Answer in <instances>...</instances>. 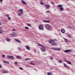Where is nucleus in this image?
Instances as JSON below:
<instances>
[{"instance_id": "7", "label": "nucleus", "mask_w": 75, "mask_h": 75, "mask_svg": "<svg viewBox=\"0 0 75 75\" xmlns=\"http://www.w3.org/2000/svg\"><path fill=\"white\" fill-rule=\"evenodd\" d=\"M52 49L53 50H55V51H57V50L60 51V49L57 48H55V47L54 48H53Z\"/></svg>"}, {"instance_id": "38", "label": "nucleus", "mask_w": 75, "mask_h": 75, "mask_svg": "<svg viewBox=\"0 0 75 75\" xmlns=\"http://www.w3.org/2000/svg\"><path fill=\"white\" fill-rule=\"evenodd\" d=\"M19 69H21V70H23V68H22V67H20Z\"/></svg>"}, {"instance_id": "43", "label": "nucleus", "mask_w": 75, "mask_h": 75, "mask_svg": "<svg viewBox=\"0 0 75 75\" xmlns=\"http://www.w3.org/2000/svg\"><path fill=\"white\" fill-rule=\"evenodd\" d=\"M47 13H50L49 11H46Z\"/></svg>"}, {"instance_id": "31", "label": "nucleus", "mask_w": 75, "mask_h": 75, "mask_svg": "<svg viewBox=\"0 0 75 75\" xmlns=\"http://www.w3.org/2000/svg\"><path fill=\"white\" fill-rule=\"evenodd\" d=\"M47 75H51V73L50 72L48 73H47Z\"/></svg>"}, {"instance_id": "19", "label": "nucleus", "mask_w": 75, "mask_h": 75, "mask_svg": "<svg viewBox=\"0 0 75 75\" xmlns=\"http://www.w3.org/2000/svg\"><path fill=\"white\" fill-rule=\"evenodd\" d=\"M64 61L65 62H67V63H68V64H70V65L71 64V63L70 62H68V61L66 60H64Z\"/></svg>"}, {"instance_id": "23", "label": "nucleus", "mask_w": 75, "mask_h": 75, "mask_svg": "<svg viewBox=\"0 0 75 75\" xmlns=\"http://www.w3.org/2000/svg\"><path fill=\"white\" fill-rule=\"evenodd\" d=\"M14 56H11L10 59H14Z\"/></svg>"}, {"instance_id": "32", "label": "nucleus", "mask_w": 75, "mask_h": 75, "mask_svg": "<svg viewBox=\"0 0 75 75\" xmlns=\"http://www.w3.org/2000/svg\"><path fill=\"white\" fill-rule=\"evenodd\" d=\"M27 25H28V26H31V24H30L28 23L27 24Z\"/></svg>"}, {"instance_id": "42", "label": "nucleus", "mask_w": 75, "mask_h": 75, "mask_svg": "<svg viewBox=\"0 0 75 75\" xmlns=\"http://www.w3.org/2000/svg\"><path fill=\"white\" fill-rule=\"evenodd\" d=\"M13 31H15V30H16L15 29H13L12 30Z\"/></svg>"}, {"instance_id": "41", "label": "nucleus", "mask_w": 75, "mask_h": 75, "mask_svg": "<svg viewBox=\"0 0 75 75\" xmlns=\"http://www.w3.org/2000/svg\"><path fill=\"white\" fill-rule=\"evenodd\" d=\"M2 57H5V55L3 54L2 55Z\"/></svg>"}, {"instance_id": "3", "label": "nucleus", "mask_w": 75, "mask_h": 75, "mask_svg": "<svg viewBox=\"0 0 75 75\" xmlns=\"http://www.w3.org/2000/svg\"><path fill=\"white\" fill-rule=\"evenodd\" d=\"M39 29L41 30H44V26L42 25H39Z\"/></svg>"}, {"instance_id": "15", "label": "nucleus", "mask_w": 75, "mask_h": 75, "mask_svg": "<svg viewBox=\"0 0 75 75\" xmlns=\"http://www.w3.org/2000/svg\"><path fill=\"white\" fill-rule=\"evenodd\" d=\"M4 63H7L8 64H9V62L8 61H3Z\"/></svg>"}, {"instance_id": "8", "label": "nucleus", "mask_w": 75, "mask_h": 75, "mask_svg": "<svg viewBox=\"0 0 75 75\" xmlns=\"http://www.w3.org/2000/svg\"><path fill=\"white\" fill-rule=\"evenodd\" d=\"M71 50H66L65 51H64V52L67 53V52H71Z\"/></svg>"}, {"instance_id": "20", "label": "nucleus", "mask_w": 75, "mask_h": 75, "mask_svg": "<svg viewBox=\"0 0 75 75\" xmlns=\"http://www.w3.org/2000/svg\"><path fill=\"white\" fill-rule=\"evenodd\" d=\"M6 40L7 41H10V39L8 38H6Z\"/></svg>"}, {"instance_id": "51", "label": "nucleus", "mask_w": 75, "mask_h": 75, "mask_svg": "<svg viewBox=\"0 0 75 75\" xmlns=\"http://www.w3.org/2000/svg\"><path fill=\"white\" fill-rule=\"evenodd\" d=\"M74 56H75V54L74 55Z\"/></svg>"}, {"instance_id": "18", "label": "nucleus", "mask_w": 75, "mask_h": 75, "mask_svg": "<svg viewBox=\"0 0 75 75\" xmlns=\"http://www.w3.org/2000/svg\"><path fill=\"white\" fill-rule=\"evenodd\" d=\"M6 16H7V17L8 18V20H10V17H9V15L7 14L6 15Z\"/></svg>"}, {"instance_id": "12", "label": "nucleus", "mask_w": 75, "mask_h": 75, "mask_svg": "<svg viewBox=\"0 0 75 75\" xmlns=\"http://www.w3.org/2000/svg\"><path fill=\"white\" fill-rule=\"evenodd\" d=\"M45 7H47V8H49V7H50V6L48 4H45Z\"/></svg>"}, {"instance_id": "37", "label": "nucleus", "mask_w": 75, "mask_h": 75, "mask_svg": "<svg viewBox=\"0 0 75 75\" xmlns=\"http://www.w3.org/2000/svg\"><path fill=\"white\" fill-rule=\"evenodd\" d=\"M64 39L65 40V42H67V39L64 38Z\"/></svg>"}, {"instance_id": "27", "label": "nucleus", "mask_w": 75, "mask_h": 75, "mask_svg": "<svg viewBox=\"0 0 75 75\" xmlns=\"http://www.w3.org/2000/svg\"><path fill=\"white\" fill-rule=\"evenodd\" d=\"M56 43H52V45H56Z\"/></svg>"}, {"instance_id": "50", "label": "nucleus", "mask_w": 75, "mask_h": 75, "mask_svg": "<svg viewBox=\"0 0 75 75\" xmlns=\"http://www.w3.org/2000/svg\"><path fill=\"white\" fill-rule=\"evenodd\" d=\"M64 59H65H65H65V58H64Z\"/></svg>"}, {"instance_id": "11", "label": "nucleus", "mask_w": 75, "mask_h": 75, "mask_svg": "<svg viewBox=\"0 0 75 75\" xmlns=\"http://www.w3.org/2000/svg\"><path fill=\"white\" fill-rule=\"evenodd\" d=\"M67 36L68 38H71L72 37V35L69 34H67Z\"/></svg>"}, {"instance_id": "25", "label": "nucleus", "mask_w": 75, "mask_h": 75, "mask_svg": "<svg viewBox=\"0 0 75 75\" xmlns=\"http://www.w3.org/2000/svg\"><path fill=\"white\" fill-rule=\"evenodd\" d=\"M64 67H66V68H67V67H68V65H66L65 64H64Z\"/></svg>"}, {"instance_id": "2", "label": "nucleus", "mask_w": 75, "mask_h": 75, "mask_svg": "<svg viewBox=\"0 0 75 75\" xmlns=\"http://www.w3.org/2000/svg\"><path fill=\"white\" fill-rule=\"evenodd\" d=\"M57 7H60V10L61 11H64V8L62 7V5H59L57 6Z\"/></svg>"}, {"instance_id": "35", "label": "nucleus", "mask_w": 75, "mask_h": 75, "mask_svg": "<svg viewBox=\"0 0 75 75\" xmlns=\"http://www.w3.org/2000/svg\"><path fill=\"white\" fill-rule=\"evenodd\" d=\"M30 64H31L32 65H35V64H34L33 63V62H30Z\"/></svg>"}, {"instance_id": "49", "label": "nucleus", "mask_w": 75, "mask_h": 75, "mask_svg": "<svg viewBox=\"0 0 75 75\" xmlns=\"http://www.w3.org/2000/svg\"><path fill=\"white\" fill-rule=\"evenodd\" d=\"M1 23L0 22V25H1Z\"/></svg>"}, {"instance_id": "29", "label": "nucleus", "mask_w": 75, "mask_h": 75, "mask_svg": "<svg viewBox=\"0 0 75 75\" xmlns=\"http://www.w3.org/2000/svg\"><path fill=\"white\" fill-rule=\"evenodd\" d=\"M17 58H18V59H20V58H21V57L18 56H17Z\"/></svg>"}, {"instance_id": "46", "label": "nucleus", "mask_w": 75, "mask_h": 75, "mask_svg": "<svg viewBox=\"0 0 75 75\" xmlns=\"http://www.w3.org/2000/svg\"><path fill=\"white\" fill-rule=\"evenodd\" d=\"M0 1L1 2H2V1H3V0H0Z\"/></svg>"}, {"instance_id": "17", "label": "nucleus", "mask_w": 75, "mask_h": 75, "mask_svg": "<svg viewBox=\"0 0 75 75\" xmlns=\"http://www.w3.org/2000/svg\"><path fill=\"white\" fill-rule=\"evenodd\" d=\"M21 2L23 4H24L25 5V4H26V3H25V1L23 0H22L21 1Z\"/></svg>"}, {"instance_id": "44", "label": "nucleus", "mask_w": 75, "mask_h": 75, "mask_svg": "<svg viewBox=\"0 0 75 75\" xmlns=\"http://www.w3.org/2000/svg\"><path fill=\"white\" fill-rule=\"evenodd\" d=\"M0 30H2V28L1 27H0Z\"/></svg>"}, {"instance_id": "40", "label": "nucleus", "mask_w": 75, "mask_h": 75, "mask_svg": "<svg viewBox=\"0 0 75 75\" xmlns=\"http://www.w3.org/2000/svg\"><path fill=\"white\" fill-rule=\"evenodd\" d=\"M43 3L42 2H40V4H41V5H42V4H43Z\"/></svg>"}, {"instance_id": "9", "label": "nucleus", "mask_w": 75, "mask_h": 75, "mask_svg": "<svg viewBox=\"0 0 75 75\" xmlns=\"http://www.w3.org/2000/svg\"><path fill=\"white\" fill-rule=\"evenodd\" d=\"M3 73H4V74H6L8 73V71L7 70H3Z\"/></svg>"}, {"instance_id": "47", "label": "nucleus", "mask_w": 75, "mask_h": 75, "mask_svg": "<svg viewBox=\"0 0 75 75\" xmlns=\"http://www.w3.org/2000/svg\"><path fill=\"white\" fill-rule=\"evenodd\" d=\"M51 3L52 4H54L53 2H52Z\"/></svg>"}, {"instance_id": "48", "label": "nucleus", "mask_w": 75, "mask_h": 75, "mask_svg": "<svg viewBox=\"0 0 75 75\" xmlns=\"http://www.w3.org/2000/svg\"><path fill=\"white\" fill-rule=\"evenodd\" d=\"M19 50H20L21 51V49H19Z\"/></svg>"}, {"instance_id": "4", "label": "nucleus", "mask_w": 75, "mask_h": 75, "mask_svg": "<svg viewBox=\"0 0 75 75\" xmlns=\"http://www.w3.org/2000/svg\"><path fill=\"white\" fill-rule=\"evenodd\" d=\"M19 13H21L18 14L19 16H20L22 14V13H23V10L22 9H19Z\"/></svg>"}, {"instance_id": "16", "label": "nucleus", "mask_w": 75, "mask_h": 75, "mask_svg": "<svg viewBox=\"0 0 75 75\" xmlns=\"http://www.w3.org/2000/svg\"><path fill=\"white\" fill-rule=\"evenodd\" d=\"M15 40L16 41V42H19V43H21V42H20V41L18 40V39H15Z\"/></svg>"}, {"instance_id": "36", "label": "nucleus", "mask_w": 75, "mask_h": 75, "mask_svg": "<svg viewBox=\"0 0 75 75\" xmlns=\"http://www.w3.org/2000/svg\"><path fill=\"white\" fill-rule=\"evenodd\" d=\"M43 22H44V23H47V21L45 20H44L43 21Z\"/></svg>"}, {"instance_id": "34", "label": "nucleus", "mask_w": 75, "mask_h": 75, "mask_svg": "<svg viewBox=\"0 0 75 75\" xmlns=\"http://www.w3.org/2000/svg\"><path fill=\"white\" fill-rule=\"evenodd\" d=\"M25 28L26 30H28V27H25Z\"/></svg>"}, {"instance_id": "28", "label": "nucleus", "mask_w": 75, "mask_h": 75, "mask_svg": "<svg viewBox=\"0 0 75 75\" xmlns=\"http://www.w3.org/2000/svg\"><path fill=\"white\" fill-rule=\"evenodd\" d=\"M58 62H59V63H62V60H59L58 61Z\"/></svg>"}, {"instance_id": "30", "label": "nucleus", "mask_w": 75, "mask_h": 75, "mask_svg": "<svg viewBox=\"0 0 75 75\" xmlns=\"http://www.w3.org/2000/svg\"><path fill=\"white\" fill-rule=\"evenodd\" d=\"M30 58H26L25 59V61H27V60H30Z\"/></svg>"}, {"instance_id": "24", "label": "nucleus", "mask_w": 75, "mask_h": 75, "mask_svg": "<svg viewBox=\"0 0 75 75\" xmlns=\"http://www.w3.org/2000/svg\"><path fill=\"white\" fill-rule=\"evenodd\" d=\"M11 56L10 55H8L7 56V58H9V59H10L11 58Z\"/></svg>"}, {"instance_id": "39", "label": "nucleus", "mask_w": 75, "mask_h": 75, "mask_svg": "<svg viewBox=\"0 0 75 75\" xmlns=\"http://www.w3.org/2000/svg\"><path fill=\"white\" fill-rule=\"evenodd\" d=\"M2 66H1V65H0V68H2Z\"/></svg>"}, {"instance_id": "33", "label": "nucleus", "mask_w": 75, "mask_h": 75, "mask_svg": "<svg viewBox=\"0 0 75 75\" xmlns=\"http://www.w3.org/2000/svg\"><path fill=\"white\" fill-rule=\"evenodd\" d=\"M50 21H49V20L46 21V23H50Z\"/></svg>"}, {"instance_id": "10", "label": "nucleus", "mask_w": 75, "mask_h": 75, "mask_svg": "<svg viewBox=\"0 0 75 75\" xmlns=\"http://www.w3.org/2000/svg\"><path fill=\"white\" fill-rule=\"evenodd\" d=\"M25 48L28 50H30V47L28 46H26Z\"/></svg>"}, {"instance_id": "22", "label": "nucleus", "mask_w": 75, "mask_h": 75, "mask_svg": "<svg viewBox=\"0 0 75 75\" xmlns=\"http://www.w3.org/2000/svg\"><path fill=\"white\" fill-rule=\"evenodd\" d=\"M38 45H39V46H40V47H42L43 46V45H42L41 44L38 43Z\"/></svg>"}, {"instance_id": "45", "label": "nucleus", "mask_w": 75, "mask_h": 75, "mask_svg": "<svg viewBox=\"0 0 75 75\" xmlns=\"http://www.w3.org/2000/svg\"><path fill=\"white\" fill-rule=\"evenodd\" d=\"M15 64H17V62H15Z\"/></svg>"}, {"instance_id": "14", "label": "nucleus", "mask_w": 75, "mask_h": 75, "mask_svg": "<svg viewBox=\"0 0 75 75\" xmlns=\"http://www.w3.org/2000/svg\"><path fill=\"white\" fill-rule=\"evenodd\" d=\"M65 30L64 29H62L61 30V32L62 33H65Z\"/></svg>"}, {"instance_id": "1", "label": "nucleus", "mask_w": 75, "mask_h": 75, "mask_svg": "<svg viewBox=\"0 0 75 75\" xmlns=\"http://www.w3.org/2000/svg\"><path fill=\"white\" fill-rule=\"evenodd\" d=\"M45 26L46 29H47V30H50L51 29V25L48 24H46L45 25Z\"/></svg>"}, {"instance_id": "26", "label": "nucleus", "mask_w": 75, "mask_h": 75, "mask_svg": "<svg viewBox=\"0 0 75 75\" xmlns=\"http://www.w3.org/2000/svg\"><path fill=\"white\" fill-rule=\"evenodd\" d=\"M50 59H51V60H53V57H50Z\"/></svg>"}, {"instance_id": "13", "label": "nucleus", "mask_w": 75, "mask_h": 75, "mask_svg": "<svg viewBox=\"0 0 75 75\" xmlns=\"http://www.w3.org/2000/svg\"><path fill=\"white\" fill-rule=\"evenodd\" d=\"M49 42L50 43H52V42H55V41L53 40H50L49 41Z\"/></svg>"}, {"instance_id": "21", "label": "nucleus", "mask_w": 75, "mask_h": 75, "mask_svg": "<svg viewBox=\"0 0 75 75\" xmlns=\"http://www.w3.org/2000/svg\"><path fill=\"white\" fill-rule=\"evenodd\" d=\"M4 32V31L3 30H0V34H2Z\"/></svg>"}, {"instance_id": "6", "label": "nucleus", "mask_w": 75, "mask_h": 75, "mask_svg": "<svg viewBox=\"0 0 75 75\" xmlns=\"http://www.w3.org/2000/svg\"><path fill=\"white\" fill-rule=\"evenodd\" d=\"M41 50L42 51H43V52H44L46 51V49H45V47L43 46L42 47V48H41Z\"/></svg>"}, {"instance_id": "5", "label": "nucleus", "mask_w": 75, "mask_h": 75, "mask_svg": "<svg viewBox=\"0 0 75 75\" xmlns=\"http://www.w3.org/2000/svg\"><path fill=\"white\" fill-rule=\"evenodd\" d=\"M11 35L12 37H17V33L15 32H13V33L11 34Z\"/></svg>"}]
</instances>
